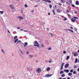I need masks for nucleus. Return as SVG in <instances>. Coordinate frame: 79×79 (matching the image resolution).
Returning <instances> with one entry per match:
<instances>
[{
    "label": "nucleus",
    "mask_w": 79,
    "mask_h": 79,
    "mask_svg": "<svg viewBox=\"0 0 79 79\" xmlns=\"http://www.w3.org/2000/svg\"><path fill=\"white\" fill-rule=\"evenodd\" d=\"M36 71L38 73H40L42 71V70L40 68L38 69H36Z\"/></svg>",
    "instance_id": "nucleus-2"
},
{
    "label": "nucleus",
    "mask_w": 79,
    "mask_h": 79,
    "mask_svg": "<svg viewBox=\"0 0 79 79\" xmlns=\"http://www.w3.org/2000/svg\"><path fill=\"white\" fill-rule=\"evenodd\" d=\"M43 1L44 2H47V0H43Z\"/></svg>",
    "instance_id": "nucleus-38"
},
{
    "label": "nucleus",
    "mask_w": 79,
    "mask_h": 79,
    "mask_svg": "<svg viewBox=\"0 0 79 79\" xmlns=\"http://www.w3.org/2000/svg\"><path fill=\"white\" fill-rule=\"evenodd\" d=\"M66 70L64 69V72H66Z\"/></svg>",
    "instance_id": "nucleus-55"
},
{
    "label": "nucleus",
    "mask_w": 79,
    "mask_h": 79,
    "mask_svg": "<svg viewBox=\"0 0 79 79\" xmlns=\"http://www.w3.org/2000/svg\"><path fill=\"white\" fill-rule=\"evenodd\" d=\"M78 52H79V49L77 51Z\"/></svg>",
    "instance_id": "nucleus-64"
},
{
    "label": "nucleus",
    "mask_w": 79,
    "mask_h": 79,
    "mask_svg": "<svg viewBox=\"0 0 79 79\" xmlns=\"http://www.w3.org/2000/svg\"><path fill=\"white\" fill-rule=\"evenodd\" d=\"M67 19H67V18H66V17L64 18V21H67Z\"/></svg>",
    "instance_id": "nucleus-22"
},
{
    "label": "nucleus",
    "mask_w": 79,
    "mask_h": 79,
    "mask_svg": "<svg viewBox=\"0 0 79 79\" xmlns=\"http://www.w3.org/2000/svg\"><path fill=\"white\" fill-rule=\"evenodd\" d=\"M75 30L76 31H77V29L76 28H75Z\"/></svg>",
    "instance_id": "nucleus-59"
},
{
    "label": "nucleus",
    "mask_w": 79,
    "mask_h": 79,
    "mask_svg": "<svg viewBox=\"0 0 79 79\" xmlns=\"http://www.w3.org/2000/svg\"><path fill=\"white\" fill-rule=\"evenodd\" d=\"M69 56H68L67 57V60H69Z\"/></svg>",
    "instance_id": "nucleus-28"
},
{
    "label": "nucleus",
    "mask_w": 79,
    "mask_h": 79,
    "mask_svg": "<svg viewBox=\"0 0 79 79\" xmlns=\"http://www.w3.org/2000/svg\"><path fill=\"white\" fill-rule=\"evenodd\" d=\"M50 34H51V35L52 36V37H53V34L50 33Z\"/></svg>",
    "instance_id": "nucleus-42"
},
{
    "label": "nucleus",
    "mask_w": 79,
    "mask_h": 79,
    "mask_svg": "<svg viewBox=\"0 0 79 79\" xmlns=\"http://www.w3.org/2000/svg\"><path fill=\"white\" fill-rule=\"evenodd\" d=\"M51 62H52V60H50L49 61V63H51Z\"/></svg>",
    "instance_id": "nucleus-48"
},
{
    "label": "nucleus",
    "mask_w": 79,
    "mask_h": 79,
    "mask_svg": "<svg viewBox=\"0 0 79 79\" xmlns=\"http://www.w3.org/2000/svg\"><path fill=\"white\" fill-rule=\"evenodd\" d=\"M14 40H14L15 43H16V42H18V39H15Z\"/></svg>",
    "instance_id": "nucleus-10"
},
{
    "label": "nucleus",
    "mask_w": 79,
    "mask_h": 79,
    "mask_svg": "<svg viewBox=\"0 0 79 79\" xmlns=\"http://www.w3.org/2000/svg\"><path fill=\"white\" fill-rule=\"evenodd\" d=\"M71 20L72 21V22H73V23H74V22H75V20L74 19H71Z\"/></svg>",
    "instance_id": "nucleus-18"
},
{
    "label": "nucleus",
    "mask_w": 79,
    "mask_h": 79,
    "mask_svg": "<svg viewBox=\"0 0 79 79\" xmlns=\"http://www.w3.org/2000/svg\"><path fill=\"white\" fill-rule=\"evenodd\" d=\"M70 72L71 73H73V70L71 69V70H70Z\"/></svg>",
    "instance_id": "nucleus-36"
},
{
    "label": "nucleus",
    "mask_w": 79,
    "mask_h": 79,
    "mask_svg": "<svg viewBox=\"0 0 79 79\" xmlns=\"http://www.w3.org/2000/svg\"><path fill=\"white\" fill-rule=\"evenodd\" d=\"M17 38H18V36H15V37H14V39L15 40L16 39H17Z\"/></svg>",
    "instance_id": "nucleus-26"
},
{
    "label": "nucleus",
    "mask_w": 79,
    "mask_h": 79,
    "mask_svg": "<svg viewBox=\"0 0 79 79\" xmlns=\"http://www.w3.org/2000/svg\"><path fill=\"white\" fill-rule=\"evenodd\" d=\"M25 7H26V8H27V5H26V4H25Z\"/></svg>",
    "instance_id": "nucleus-41"
},
{
    "label": "nucleus",
    "mask_w": 79,
    "mask_h": 79,
    "mask_svg": "<svg viewBox=\"0 0 79 79\" xmlns=\"http://www.w3.org/2000/svg\"><path fill=\"white\" fill-rule=\"evenodd\" d=\"M53 74L52 75H51V74H48L46 75V77H51V76H52Z\"/></svg>",
    "instance_id": "nucleus-4"
},
{
    "label": "nucleus",
    "mask_w": 79,
    "mask_h": 79,
    "mask_svg": "<svg viewBox=\"0 0 79 79\" xmlns=\"http://www.w3.org/2000/svg\"><path fill=\"white\" fill-rule=\"evenodd\" d=\"M48 15H50V14L49 13H48Z\"/></svg>",
    "instance_id": "nucleus-57"
},
{
    "label": "nucleus",
    "mask_w": 79,
    "mask_h": 79,
    "mask_svg": "<svg viewBox=\"0 0 79 79\" xmlns=\"http://www.w3.org/2000/svg\"><path fill=\"white\" fill-rule=\"evenodd\" d=\"M32 57H34V55H30L28 56V58H30V59H31Z\"/></svg>",
    "instance_id": "nucleus-5"
},
{
    "label": "nucleus",
    "mask_w": 79,
    "mask_h": 79,
    "mask_svg": "<svg viewBox=\"0 0 79 79\" xmlns=\"http://www.w3.org/2000/svg\"><path fill=\"white\" fill-rule=\"evenodd\" d=\"M78 60L77 59V58L76 59L75 61L74 62L75 63H77Z\"/></svg>",
    "instance_id": "nucleus-14"
},
{
    "label": "nucleus",
    "mask_w": 79,
    "mask_h": 79,
    "mask_svg": "<svg viewBox=\"0 0 79 79\" xmlns=\"http://www.w3.org/2000/svg\"><path fill=\"white\" fill-rule=\"evenodd\" d=\"M73 73L76 74V71H73Z\"/></svg>",
    "instance_id": "nucleus-35"
},
{
    "label": "nucleus",
    "mask_w": 79,
    "mask_h": 79,
    "mask_svg": "<svg viewBox=\"0 0 79 79\" xmlns=\"http://www.w3.org/2000/svg\"><path fill=\"white\" fill-rule=\"evenodd\" d=\"M77 71L78 72H79V68H78L77 69Z\"/></svg>",
    "instance_id": "nucleus-51"
},
{
    "label": "nucleus",
    "mask_w": 79,
    "mask_h": 79,
    "mask_svg": "<svg viewBox=\"0 0 79 79\" xmlns=\"http://www.w3.org/2000/svg\"><path fill=\"white\" fill-rule=\"evenodd\" d=\"M18 18H19V19H23V17L21 16H18Z\"/></svg>",
    "instance_id": "nucleus-7"
},
{
    "label": "nucleus",
    "mask_w": 79,
    "mask_h": 79,
    "mask_svg": "<svg viewBox=\"0 0 79 79\" xmlns=\"http://www.w3.org/2000/svg\"><path fill=\"white\" fill-rule=\"evenodd\" d=\"M27 54H29V52H27Z\"/></svg>",
    "instance_id": "nucleus-62"
},
{
    "label": "nucleus",
    "mask_w": 79,
    "mask_h": 79,
    "mask_svg": "<svg viewBox=\"0 0 79 79\" xmlns=\"http://www.w3.org/2000/svg\"><path fill=\"white\" fill-rule=\"evenodd\" d=\"M27 45V43L26 42L24 43V47H25L26 45Z\"/></svg>",
    "instance_id": "nucleus-17"
},
{
    "label": "nucleus",
    "mask_w": 79,
    "mask_h": 79,
    "mask_svg": "<svg viewBox=\"0 0 79 79\" xmlns=\"http://www.w3.org/2000/svg\"><path fill=\"white\" fill-rule=\"evenodd\" d=\"M72 6L73 7H74V5H72Z\"/></svg>",
    "instance_id": "nucleus-50"
},
{
    "label": "nucleus",
    "mask_w": 79,
    "mask_h": 79,
    "mask_svg": "<svg viewBox=\"0 0 79 79\" xmlns=\"http://www.w3.org/2000/svg\"><path fill=\"white\" fill-rule=\"evenodd\" d=\"M63 67L61 66L60 67V69L61 70H62L63 69Z\"/></svg>",
    "instance_id": "nucleus-31"
},
{
    "label": "nucleus",
    "mask_w": 79,
    "mask_h": 79,
    "mask_svg": "<svg viewBox=\"0 0 79 79\" xmlns=\"http://www.w3.org/2000/svg\"><path fill=\"white\" fill-rule=\"evenodd\" d=\"M63 73H64V72L63 71H61L60 72V74H61Z\"/></svg>",
    "instance_id": "nucleus-21"
},
{
    "label": "nucleus",
    "mask_w": 79,
    "mask_h": 79,
    "mask_svg": "<svg viewBox=\"0 0 79 79\" xmlns=\"http://www.w3.org/2000/svg\"><path fill=\"white\" fill-rule=\"evenodd\" d=\"M20 30L21 31H23V29H21Z\"/></svg>",
    "instance_id": "nucleus-63"
},
{
    "label": "nucleus",
    "mask_w": 79,
    "mask_h": 79,
    "mask_svg": "<svg viewBox=\"0 0 79 79\" xmlns=\"http://www.w3.org/2000/svg\"><path fill=\"white\" fill-rule=\"evenodd\" d=\"M68 75L69 76H72V75H73V73H69L68 74Z\"/></svg>",
    "instance_id": "nucleus-15"
},
{
    "label": "nucleus",
    "mask_w": 79,
    "mask_h": 79,
    "mask_svg": "<svg viewBox=\"0 0 79 79\" xmlns=\"http://www.w3.org/2000/svg\"><path fill=\"white\" fill-rule=\"evenodd\" d=\"M67 79H70V78L69 77L67 78Z\"/></svg>",
    "instance_id": "nucleus-60"
},
{
    "label": "nucleus",
    "mask_w": 79,
    "mask_h": 79,
    "mask_svg": "<svg viewBox=\"0 0 79 79\" xmlns=\"http://www.w3.org/2000/svg\"><path fill=\"white\" fill-rule=\"evenodd\" d=\"M77 68V66H74V69H75V68Z\"/></svg>",
    "instance_id": "nucleus-44"
},
{
    "label": "nucleus",
    "mask_w": 79,
    "mask_h": 79,
    "mask_svg": "<svg viewBox=\"0 0 79 79\" xmlns=\"http://www.w3.org/2000/svg\"><path fill=\"white\" fill-rule=\"evenodd\" d=\"M68 16H69V17H70V16H71L70 15H69V14H68Z\"/></svg>",
    "instance_id": "nucleus-52"
},
{
    "label": "nucleus",
    "mask_w": 79,
    "mask_h": 79,
    "mask_svg": "<svg viewBox=\"0 0 79 79\" xmlns=\"http://www.w3.org/2000/svg\"><path fill=\"white\" fill-rule=\"evenodd\" d=\"M49 7L50 8H52V5H49Z\"/></svg>",
    "instance_id": "nucleus-32"
},
{
    "label": "nucleus",
    "mask_w": 79,
    "mask_h": 79,
    "mask_svg": "<svg viewBox=\"0 0 79 79\" xmlns=\"http://www.w3.org/2000/svg\"><path fill=\"white\" fill-rule=\"evenodd\" d=\"M67 29V30H68V31H70V32H72V33H73V32H74V31L72 30H70L69 29Z\"/></svg>",
    "instance_id": "nucleus-9"
},
{
    "label": "nucleus",
    "mask_w": 79,
    "mask_h": 79,
    "mask_svg": "<svg viewBox=\"0 0 79 79\" xmlns=\"http://www.w3.org/2000/svg\"><path fill=\"white\" fill-rule=\"evenodd\" d=\"M59 79H62V78L60 77Z\"/></svg>",
    "instance_id": "nucleus-61"
},
{
    "label": "nucleus",
    "mask_w": 79,
    "mask_h": 79,
    "mask_svg": "<svg viewBox=\"0 0 79 79\" xmlns=\"http://www.w3.org/2000/svg\"><path fill=\"white\" fill-rule=\"evenodd\" d=\"M24 32H27V30H24Z\"/></svg>",
    "instance_id": "nucleus-53"
},
{
    "label": "nucleus",
    "mask_w": 79,
    "mask_h": 79,
    "mask_svg": "<svg viewBox=\"0 0 79 79\" xmlns=\"http://www.w3.org/2000/svg\"><path fill=\"white\" fill-rule=\"evenodd\" d=\"M60 2L62 3H64L65 2L64 0H61Z\"/></svg>",
    "instance_id": "nucleus-12"
},
{
    "label": "nucleus",
    "mask_w": 79,
    "mask_h": 79,
    "mask_svg": "<svg viewBox=\"0 0 79 79\" xmlns=\"http://www.w3.org/2000/svg\"><path fill=\"white\" fill-rule=\"evenodd\" d=\"M68 2L69 3H68V2H66L67 4L68 5H71V4H72V1L71 0H69Z\"/></svg>",
    "instance_id": "nucleus-3"
},
{
    "label": "nucleus",
    "mask_w": 79,
    "mask_h": 79,
    "mask_svg": "<svg viewBox=\"0 0 79 79\" xmlns=\"http://www.w3.org/2000/svg\"><path fill=\"white\" fill-rule=\"evenodd\" d=\"M69 70H68V69L66 70V72L67 73H69Z\"/></svg>",
    "instance_id": "nucleus-29"
},
{
    "label": "nucleus",
    "mask_w": 79,
    "mask_h": 79,
    "mask_svg": "<svg viewBox=\"0 0 79 79\" xmlns=\"http://www.w3.org/2000/svg\"><path fill=\"white\" fill-rule=\"evenodd\" d=\"M10 7L12 9V10H14L15 9V8H14V7L13 6V5H10Z\"/></svg>",
    "instance_id": "nucleus-8"
},
{
    "label": "nucleus",
    "mask_w": 79,
    "mask_h": 79,
    "mask_svg": "<svg viewBox=\"0 0 79 79\" xmlns=\"http://www.w3.org/2000/svg\"><path fill=\"white\" fill-rule=\"evenodd\" d=\"M70 28L71 29H73V27H71Z\"/></svg>",
    "instance_id": "nucleus-47"
},
{
    "label": "nucleus",
    "mask_w": 79,
    "mask_h": 79,
    "mask_svg": "<svg viewBox=\"0 0 79 79\" xmlns=\"http://www.w3.org/2000/svg\"><path fill=\"white\" fill-rule=\"evenodd\" d=\"M74 18H75V19H78V18L76 17H74Z\"/></svg>",
    "instance_id": "nucleus-37"
},
{
    "label": "nucleus",
    "mask_w": 79,
    "mask_h": 79,
    "mask_svg": "<svg viewBox=\"0 0 79 79\" xmlns=\"http://www.w3.org/2000/svg\"><path fill=\"white\" fill-rule=\"evenodd\" d=\"M34 46H35L36 47H37L38 48H39V43L37 41H35L34 42Z\"/></svg>",
    "instance_id": "nucleus-1"
},
{
    "label": "nucleus",
    "mask_w": 79,
    "mask_h": 79,
    "mask_svg": "<svg viewBox=\"0 0 79 79\" xmlns=\"http://www.w3.org/2000/svg\"><path fill=\"white\" fill-rule=\"evenodd\" d=\"M19 42H21V41L20 40H19L18 41V43H19Z\"/></svg>",
    "instance_id": "nucleus-46"
},
{
    "label": "nucleus",
    "mask_w": 79,
    "mask_h": 79,
    "mask_svg": "<svg viewBox=\"0 0 79 79\" xmlns=\"http://www.w3.org/2000/svg\"><path fill=\"white\" fill-rule=\"evenodd\" d=\"M77 55V54L76 53H74V56H76Z\"/></svg>",
    "instance_id": "nucleus-33"
},
{
    "label": "nucleus",
    "mask_w": 79,
    "mask_h": 79,
    "mask_svg": "<svg viewBox=\"0 0 79 79\" xmlns=\"http://www.w3.org/2000/svg\"><path fill=\"white\" fill-rule=\"evenodd\" d=\"M64 63H62V64H61V66H62L63 67L64 65Z\"/></svg>",
    "instance_id": "nucleus-25"
},
{
    "label": "nucleus",
    "mask_w": 79,
    "mask_h": 79,
    "mask_svg": "<svg viewBox=\"0 0 79 79\" xmlns=\"http://www.w3.org/2000/svg\"><path fill=\"white\" fill-rule=\"evenodd\" d=\"M7 31H8V32L9 33H10V31H9V30H8V29Z\"/></svg>",
    "instance_id": "nucleus-49"
},
{
    "label": "nucleus",
    "mask_w": 79,
    "mask_h": 79,
    "mask_svg": "<svg viewBox=\"0 0 79 79\" xmlns=\"http://www.w3.org/2000/svg\"><path fill=\"white\" fill-rule=\"evenodd\" d=\"M50 68L49 67H48L47 68V70L48 71H50Z\"/></svg>",
    "instance_id": "nucleus-24"
},
{
    "label": "nucleus",
    "mask_w": 79,
    "mask_h": 79,
    "mask_svg": "<svg viewBox=\"0 0 79 79\" xmlns=\"http://www.w3.org/2000/svg\"><path fill=\"white\" fill-rule=\"evenodd\" d=\"M68 66H69V64H66L65 65V68H67V67H68Z\"/></svg>",
    "instance_id": "nucleus-11"
},
{
    "label": "nucleus",
    "mask_w": 79,
    "mask_h": 79,
    "mask_svg": "<svg viewBox=\"0 0 79 79\" xmlns=\"http://www.w3.org/2000/svg\"><path fill=\"white\" fill-rule=\"evenodd\" d=\"M47 2H48V3H51V1L49 0H47Z\"/></svg>",
    "instance_id": "nucleus-27"
},
{
    "label": "nucleus",
    "mask_w": 79,
    "mask_h": 79,
    "mask_svg": "<svg viewBox=\"0 0 79 79\" xmlns=\"http://www.w3.org/2000/svg\"><path fill=\"white\" fill-rule=\"evenodd\" d=\"M4 13V11H0V15H2Z\"/></svg>",
    "instance_id": "nucleus-16"
},
{
    "label": "nucleus",
    "mask_w": 79,
    "mask_h": 79,
    "mask_svg": "<svg viewBox=\"0 0 79 79\" xmlns=\"http://www.w3.org/2000/svg\"><path fill=\"white\" fill-rule=\"evenodd\" d=\"M42 47H44V46L43 44L42 45Z\"/></svg>",
    "instance_id": "nucleus-58"
},
{
    "label": "nucleus",
    "mask_w": 79,
    "mask_h": 79,
    "mask_svg": "<svg viewBox=\"0 0 79 79\" xmlns=\"http://www.w3.org/2000/svg\"><path fill=\"white\" fill-rule=\"evenodd\" d=\"M56 11L57 13H61V9H58Z\"/></svg>",
    "instance_id": "nucleus-6"
},
{
    "label": "nucleus",
    "mask_w": 79,
    "mask_h": 79,
    "mask_svg": "<svg viewBox=\"0 0 79 79\" xmlns=\"http://www.w3.org/2000/svg\"><path fill=\"white\" fill-rule=\"evenodd\" d=\"M69 10H67L66 11V12L67 13H69Z\"/></svg>",
    "instance_id": "nucleus-40"
},
{
    "label": "nucleus",
    "mask_w": 79,
    "mask_h": 79,
    "mask_svg": "<svg viewBox=\"0 0 79 79\" xmlns=\"http://www.w3.org/2000/svg\"><path fill=\"white\" fill-rule=\"evenodd\" d=\"M76 5H79V2H78L77 1H76Z\"/></svg>",
    "instance_id": "nucleus-13"
},
{
    "label": "nucleus",
    "mask_w": 79,
    "mask_h": 79,
    "mask_svg": "<svg viewBox=\"0 0 79 79\" xmlns=\"http://www.w3.org/2000/svg\"><path fill=\"white\" fill-rule=\"evenodd\" d=\"M52 12H53V13L54 14V15H56V14H55V10H52Z\"/></svg>",
    "instance_id": "nucleus-20"
},
{
    "label": "nucleus",
    "mask_w": 79,
    "mask_h": 79,
    "mask_svg": "<svg viewBox=\"0 0 79 79\" xmlns=\"http://www.w3.org/2000/svg\"><path fill=\"white\" fill-rule=\"evenodd\" d=\"M31 12H32V13H34V10L31 11Z\"/></svg>",
    "instance_id": "nucleus-56"
},
{
    "label": "nucleus",
    "mask_w": 79,
    "mask_h": 79,
    "mask_svg": "<svg viewBox=\"0 0 79 79\" xmlns=\"http://www.w3.org/2000/svg\"><path fill=\"white\" fill-rule=\"evenodd\" d=\"M66 53V52L65 51H64V52H63V53L64 54H65V53Z\"/></svg>",
    "instance_id": "nucleus-45"
},
{
    "label": "nucleus",
    "mask_w": 79,
    "mask_h": 79,
    "mask_svg": "<svg viewBox=\"0 0 79 79\" xmlns=\"http://www.w3.org/2000/svg\"><path fill=\"white\" fill-rule=\"evenodd\" d=\"M17 29H20V28L19 27H17Z\"/></svg>",
    "instance_id": "nucleus-54"
},
{
    "label": "nucleus",
    "mask_w": 79,
    "mask_h": 79,
    "mask_svg": "<svg viewBox=\"0 0 79 79\" xmlns=\"http://www.w3.org/2000/svg\"><path fill=\"white\" fill-rule=\"evenodd\" d=\"M52 50V48H49L48 49V50Z\"/></svg>",
    "instance_id": "nucleus-34"
},
{
    "label": "nucleus",
    "mask_w": 79,
    "mask_h": 79,
    "mask_svg": "<svg viewBox=\"0 0 79 79\" xmlns=\"http://www.w3.org/2000/svg\"><path fill=\"white\" fill-rule=\"evenodd\" d=\"M64 76H65V74H63L62 75V77H64Z\"/></svg>",
    "instance_id": "nucleus-23"
},
{
    "label": "nucleus",
    "mask_w": 79,
    "mask_h": 79,
    "mask_svg": "<svg viewBox=\"0 0 79 79\" xmlns=\"http://www.w3.org/2000/svg\"><path fill=\"white\" fill-rule=\"evenodd\" d=\"M58 4L60 6H61L62 5V4L60 3H59Z\"/></svg>",
    "instance_id": "nucleus-30"
},
{
    "label": "nucleus",
    "mask_w": 79,
    "mask_h": 79,
    "mask_svg": "<svg viewBox=\"0 0 79 79\" xmlns=\"http://www.w3.org/2000/svg\"><path fill=\"white\" fill-rule=\"evenodd\" d=\"M74 13H75V14H77V11H75V12H74Z\"/></svg>",
    "instance_id": "nucleus-43"
},
{
    "label": "nucleus",
    "mask_w": 79,
    "mask_h": 79,
    "mask_svg": "<svg viewBox=\"0 0 79 79\" xmlns=\"http://www.w3.org/2000/svg\"><path fill=\"white\" fill-rule=\"evenodd\" d=\"M2 52L4 53H5V51H4V50H3V49L2 50Z\"/></svg>",
    "instance_id": "nucleus-39"
},
{
    "label": "nucleus",
    "mask_w": 79,
    "mask_h": 79,
    "mask_svg": "<svg viewBox=\"0 0 79 79\" xmlns=\"http://www.w3.org/2000/svg\"><path fill=\"white\" fill-rule=\"evenodd\" d=\"M20 52L21 53V54H22V55H23L24 53H23V52L21 51V50H19Z\"/></svg>",
    "instance_id": "nucleus-19"
}]
</instances>
